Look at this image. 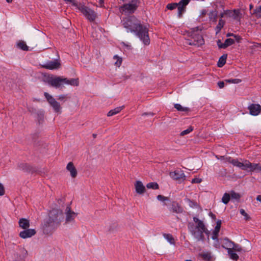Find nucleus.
<instances>
[{
    "instance_id": "obj_32",
    "label": "nucleus",
    "mask_w": 261,
    "mask_h": 261,
    "mask_svg": "<svg viewBox=\"0 0 261 261\" xmlns=\"http://www.w3.org/2000/svg\"><path fill=\"white\" fill-rule=\"evenodd\" d=\"M200 256L205 260L209 261L212 258L211 252H205L200 254Z\"/></svg>"
},
{
    "instance_id": "obj_59",
    "label": "nucleus",
    "mask_w": 261,
    "mask_h": 261,
    "mask_svg": "<svg viewBox=\"0 0 261 261\" xmlns=\"http://www.w3.org/2000/svg\"><path fill=\"white\" fill-rule=\"evenodd\" d=\"M236 39L238 42H239L240 39H241L240 37L237 36Z\"/></svg>"
},
{
    "instance_id": "obj_16",
    "label": "nucleus",
    "mask_w": 261,
    "mask_h": 261,
    "mask_svg": "<svg viewBox=\"0 0 261 261\" xmlns=\"http://www.w3.org/2000/svg\"><path fill=\"white\" fill-rule=\"evenodd\" d=\"M18 168L24 172L33 173L35 171V169L27 163H21L18 166Z\"/></svg>"
},
{
    "instance_id": "obj_19",
    "label": "nucleus",
    "mask_w": 261,
    "mask_h": 261,
    "mask_svg": "<svg viewBox=\"0 0 261 261\" xmlns=\"http://www.w3.org/2000/svg\"><path fill=\"white\" fill-rule=\"evenodd\" d=\"M136 191L138 194H142L145 191V188L141 181H137L135 184Z\"/></svg>"
},
{
    "instance_id": "obj_34",
    "label": "nucleus",
    "mask_w": 261,
    "mask_h": 261,
    "mask_svg": "<svg viewBox=\"0 0 261 261\" xmlns=\"http://www.w3.org/2000/svg\"><path fill=\"white\" fill-rule=\"evenodd\" d=\"M146 187L148 189H159V185L156 182H149L146 185Z\"/></svg>"
},
{
    "instance_id": "obj_36",
    "label": "nucleus",
    "mask_w": 261,
    "mask_h": 261,
    "mask_svg": "<svg viewBox=\"0 0 261 261\" xmlns=\"http://www.w3.org/2000/svg\"><path fill=\"white\" fill-rule=\"evenodd\" d=\"M193 129H194V128L193 126H189L187 129L182 131L180 133V135L181 136H184L186 135L189 134L190 133L192 132L193 130Z\"/></svg>"
},
{
    "instance_id": "obj_61",
    "label": "nucleus",
    "mask_w": 261,
    "mask_h": 261,
    "mask_svg": "<svg viewBox=\"0 0 261 261\" xmlns=\"http://www.w3.org/2000/svg\"><path fill=\"white\" fill-rule=\"evenodd\" d=\"M92 136H93V137L94 138H95L96 137V136H97V135H96V134H93L92 135Z\"/></svg>"
},
{
    "instance_id": "obj_10",
    "label": "nucleus",
    "mask_w": 261,
    "mask_h": 261,
    "mask_svg": "<svg viewBox=\"0 0 261 261\" xmlns=\"http://www.w3.org/2000/svg\"><path fill=\"white\" fill-rule=\"evenodd\" d=\"M249 114L254 116L258 115L261 112V106L258 103H251L247 108Z\"/></svg>"
},
{
    "instance_id": "obj_33",
    "label": "nucleus",
    "mask_w": 261,
    "mask_h": 261,
    "mask_svg": "<svg viewBox=\"0 0 261 261\" xmlns=\"http://www.w3.org/2000/svg\"><path fill=\"white\" fill-rule=\"evenodd\" d=\"M230 199V194L227 193H224L223 195L222 198V201L223 203L226 204H227Z\"/></svg>"
},
{
    "instance_id": "obj_3",
    "label": "nucleus",
    "mask_w": 261,
    "mask_h": 261,
    "mask_svg": "<svg viewBox=\"0 0 261 261\" xmlns=\"http://www.w3.org/2000/svg\"><path fill=\"white\" fill-rule=\"evenodd\" d=\"M44 82L49 86L56 88H62L64 85L77 86L79 84L78 79H68L62 76H57L53 75L46 77Z\"/></svg>"
},
{
    "instance_id": "obj_26",
    "label": "nucleus",
    "mask_w": 261,
    "mask_h": 261,
    "mask_svg": "<svg viewBox=\"0 0 261 261\" xmlns=\"http://www.w3.org/2000/svg\"><path fill=\"white\" fill-rule=\"evenodd\" d=\"M226 58L227 55H223L220 58L219 61L217 63V65L219 67H222L225 65L226 61Z\"/></svg>"
},
{
    "instance_id": "obj_43",
    "label": "nucleus",
    "mask_w": 261,
    "mask_h": 261,
    "mask_svg": "<svg viewBox=\"0 0 261 261\" xmlns=\"http://www.w3.org/2000/svg\"><path fill=\"white\" fill-rule=\"evenodd\" d=\"M114 59H117L115 64L118 66H120L122 63V59L119 58L117 55L114 56Z\"/></svg>"
},
{
    "instance_id": "obj_52",
    "label": "nucleus",
    "mask_w": 261,
    "mask_h": 261,
    "mask_svg": "<svg viewBox=\"0 0 261 261\" xmlns=\"http://www.w3.org/2000/svg\"><path fill=\"white\" fill-rule=\"evenodd\" d=\"M66 98V95H59L58 97V99L60 100H63V99H65Z\"/></svg>"
},
{
    "instance_id": "obj_30",
    "label": "nucleus",
    "mask_w": 261,
    "mask_h": 261,
    "mask_svg": "<svg viewBox=\"0 0 261 261\" xmlns=\"http://www.w3.org/2000/svg\"><path fill=\"white\" fill-rule=\"evenodd\" d=\"M220 228L218 227H215V229L213 232L212 235V239L214 240H216L217 242H218V234L219 232L220 231Z\"/></svg>"
},
{
    "instance_id": "obj_22",
    "label": "nucleus",
    "mask_w": 261,
    "mask_h": 261,
    "mask_svg": "<svg viewBox=\"0 0 261 261\" xmlns=\"http://www.w3.org/2000/svg\"><path fill=\"white\" fill-rule=\"evenodd\" d=\"M226 14L229 17H232L234 19H238L240 14L239 10H234L233 11H227Z\"/></svg>"
},
{
    "instance_id": "obj_50",
    "label": "nucleus",
    "mask_w": 261,
    "mask_h": 261,
    "mask_svg": "<svg viewBox=\"0 0 261 261\" xmlns=\"http://www.w3.org/2000/svg\"><path fill=\"white\" fill-rule=\"evenodd\" d=\"M223 44H224V43H221L220 40H218L217 41V45H218L219 48H226V47H222L223 46L222 45Z\"/></svg>"
},
{
    "instance_id": "obj_48",
    "label": "nucleus",
    "mask_w": 261,
    "mask_h": 261,
    "mask_svg": "<svg viewBox=\"0 0 261 261\" xmlns=\"http://www.w3.org/2000/svg\"><path fill=\"white\" fill-rule=\"evenodd\" d=\"M201 181H202L201 179H200L199 178H195L192 180V183L198 184V183H200L201 182Z\"/></svg>"
},
{
    "instance_id": "obj_27",
    "label": "nucleus",
    "mask_w": 261,
    "mask_h": 261,
    "mask_svg": "<svg viewBox=\"0 0 261 261\" xmlns=\"http://www.w3.org/2000/svg\"><path fill=\"white\" fill-rule=\"evenodd\" d=\"M218 12L216 10L212 11L208 14L210 20L216 22L217 20Z\"/></svg>"
},
{
    "instance_id": "obj_45",
    "label": "nucleus",
    "mask_w": 261,
    "mask_h": 261,
    "mask_svg": "<svg viewBox=\"0 0 261 261\" xmlns=\"http://www.w3.org/2000/svg\"><path fill=\"white\" fill-rule=\"evenodd\" d=\"M216 158L218 159H219V160H225V162L229 163L228 161H227L226 159L230 158V156H226V157H225V156H218V155H216Z\"/></svg>"
},
{
    "instance_id": "obj_5",
    "label": "nucleus",
    "mask_w": 261,
    "mask_h": 261,
    "mask_svg": "<svg viewBox=\"0 0 261 261\" xmlns=\"http://www.w3.org/2000/svg\"><path fill=\"white\" fill-rule=\"evenodd\" d=\"M63 219V212L59 209H53L48 214V219L44 222L45 228H50L55 229Z\"/></svg>"
},
{
    "instance_id": "obj_7",
    "label": "nucleus",
    "mask_w": 261,
    "mask_h": 261,
    "mask_svg": "<svg viewBox=\"0 0 261 261\" xmlns=\"http://www.w3.org/2000/svg\"><path fill=\"white\" fill-rule=\"evenodd\" d=\"M140 2L139 0H132L129 3L123 4L120 10L125 13L133 14L139 7Z\"/></svg>"
},
{
    "instance_id": "obj_62",
    "label": "nucleus",
    "mask_w": 261,
    "mask_h": 261,
    "mask_svg": "<svg viewBox=\"0 0 261 261\" xmlns=\"http://www.w3.org/2000/svg\"><path fill=\"white\" fill-rule=\"evenodd\" d=\"M6 2L8 3H11L13 0H6Z\"/></svg>"
},
{
    "instance_id": "obj_2",
    "label": "nucleus",
    "mask_w": 261,
    "mask_h": 261,
    "mask_svg": "<svg viewBox=\"0 0 261 261\" xmlns=\"http://www.w3.org/2000/svg\"><path fill=\"white\" fill-rule=\"evenodd\" d=\"M193 221L196 224V225L192 222L188 224V228L191 234L198 241L204 240V233L208 234L207 229L203 222L196 217H193Z\"/></svg>"
},
{
    "instance_id": "obj_41",
    "label": "nucleus",
    "mask_w": 261,
    "mask_h": 261,
    "mask_svg": "<svg viewBox=\"0 0 261 261\" xmlns=\"http://www.w3.org/2000/svg\"><path fill=\"white\" fill-rule=\"evenodd\" d=\"M240 213L242 215L244 216V219L245 220L247 221L250 219V217L245 212V210L244 209H241L240 210Z\"/></svg>"
},
{
    "instance_id": "obj_39",
    "label": "nucleus",
    "mask_w": 261,
    "mask_h": 261,
    "mask_svg": "<svg viewBox=\"0 0 261 261\" xmlns=\"http://www.w3.org/2000/svg\"><path fill=\"white\" fill-rule=\"evenodd\" d=\"M226 82L228 83H233V84H239L241 82V80L238 79H228L225 80Z\"/></svg>"
},
{
    "instance_id": "obj_31",
    "label": "nucleus",
    "mask_w": 261,
    "mask_h": 261,
    "mask_svg": "<svg viewBox=\"0 0 261 261\" xmlns=\"http://www.w3.org/2000/svg\"><path fill=\"white\" fill-rule=\"evenodd\" d=\"M224 24L225 21L223 19H220L219 20L218 24H217L216 28V33H218L220 32L221 29L223 28Z\"/></svg>"
},
{
    "instance_id": "obj_55",
    "label": "nucleus",
    "mask_w": 261,
    "mask_h": 261,
    "mask_svg": "<svg viewBox=\"0 0 261 261\" xmlns=\"http://www.w3.org/2000/svg\"><path fill=\"white\" fill-rule=\"evenodd\" d=\"M254 46L255 47H261V43H254Z\"/></svg>"
},
{
    "instance_id": "obj_12",
    "label": "nucleus",
    "mask_w": 261,
    "mask_h": 261,
    "mask_svg": "<svg viewBox=\"0 0 261 261\" xmlns=\"http://www.w3.org/2000/svg\"><path fill=\"white\" fill-rule=\"evenodd\" d=\"M66 223L73 222L77 216V214L71 210L69 205H68L65 210Z\"/></svg>"
},
{
    "instance_id": "obj_64",
    "label": "nucleus",
    "mask_w": 261,
    "mask_h": 261,
    "mask_svg": "<svg viewBox=\"0 0 261 261\" xmlns=\"http://www.w3.org/2000/svg\"><path fill=\"white\" fill-rule=\"evenodd\" d=\"M185 261H192V260H190V259H187V260H185Z\"/></svg>"
},
{
    "instance_id": "obj_13",
    "label": "nucleus",
    "mask_w": 261,
    "mask_h": 261,
    "mask_svg": "<svg viewBox=\"0 0 261 261\" xmlns=\"http://www.w3.org/2000/svg\"><path fill=\"white\" fill-rule=\"evenodd\" d=\"M190 2V0H181L178 3H177V8L178 10V17L179 18H181L182 17V14L186 11V7Z\"/></svg>"
},
{
    "instance_id": "obj_28",
    "label": "nucleus",
    "mask_w": 261,
    "mask_h": 261,
    "mask_svg": "<svg viewBox=\"0 0 261 261\" xmlns=\"http://www.w3.org/2000/svg\"><path fill=\"white\" fill-rule=\"evenodd\" d=\"M17 46L18 48L23 50H28L29 49L28 46L27 45L25 42L23 41H19L17 43Z\"/></svg>"
},
{
    "instance_id": "obj_42",
    "label": "nucleus",
    "mask_w": 261,
    "mask_h": 261,
    "mask_svg": "<svg viewBox=\"0 0 261 261\" xmlns=\"http://www.w3.org/2000/svg\"><path fill=\"white\" fill-rule=\"evenodd\" d=\"M177 6V3H171L168 4L167 5L166 8L169 10H173L175 9Z\"/></svg>"
},
{
    "instance_id": "obj_18",
    "label": "nucleus",
    "mask_w": 261,
    "mask_h": 261,
    "mask_svg": "<svg viewBox=\"0 0 261 261\" xmlns=\"http://www.w3.org/2000/svg\"><path fill=\"white\" fill-rule=\"evenodd\" d=\"M223 244L222 245V247L226 249L227 250V251L228 250H229V248H230V250L232 249V247L234 245V242L230 240L227 238H225L223 240Z\"/></svg>"
},
{
    "instance_id": "obj_4",
    "label": "nucleus",
    "mask_w": 261,
    "mask_h": 261,
    "mask_svg": "<svg viewBox=\"0 0 261 261\" xmlns=\"http://www.w3.org/2000/svg\"><path fill=\"white\" fill-rule=\"evenodd\" d=\"M201 31V29H199V27H195L187 31V38L186 39V43L196 46L203 44L204 41L200 33Z\"/></svg>"
},
{
    "instance_id": "obj_14",
    "label": "nucleus",
    "mask_w": 261,
    "mask_h": 261,
    "mask_svg": "<svg viewBox=\"0 0 261 261\" xmlns=\"http://www.w3.org/2000/svg\"><path fill=\"white\" fill-rule=\"evenodd\" d=\"M60 65V63L57 60H55L47 62L43 65V67L45 69L53 70L59 68Z\"/></svg>"
},
{
    "instance_id": "obj_25",
    "label": "nucleus",
    "mask_w": 261,
    "mask_h": 261,
    "mask_svg": "<svg viewBox=\"0 0 261 261\" xmlns=\"http://www.w3.org/2000/svg\"><path fill=\"white\" fill-rule=\"evenodd\" d=\"M227 252L229 256V257L231 259H232L234 261H237L238 259V258H239L238 255L237 253H236L233 250H232V249L230 250V248H229V250H228Z\"/></svg>"
},
{
    "instance_id": "obj_53",
    "label": "nucleus",
    "mask_w": 261,
    "mask_h": 261,
    "mask_svg": "<svg viewBox=\"0 0 261 261\" xmlns=\"http://www.w3.org/2000/svg\"><path fill=\"white\" fill-rule=\"evenodd\" d=\"M221 225V221L220 220H218L217 221L216 226L215 227L220 228Z\"/></svg>"
},
{
    "instance_id": "obj_21",
    "label": "nucleus",
    "mask_w": 261,
    "mask_h": 261,
    "mask_svg": "<svg viewBox=\"0 0 261 261\" xmlns=\"http://www.w3.org/2000/svg\"><path fill=\"white\" fill-rule=\"evenodd\" d=\"M171 210L176 213L180 214L183 212L182 207L177 203L173 202L171 207Z\"/></svg>"
},
{
    "instance_id": "obj_17",
    "label": "nucleus",
    "mask_w": 261,
    "mask_h": 261,
    "mask_svg": "<svg viewBox=\"0 0 261 261\" xmlns=\"http://www.w3.org/2000/svg\"><path fill=\"white\" fill-rule=\"evenodd\" d=\"M66 169L70 172V175L72 178L76 177L77 174V170L72 162H70L68 163L66 166Z\"/></svg>"
},
{
    "instance_id": "obj_44",
    "label": "nucleus",
    "mask_w": 261,
    "mask_h": 261,
    "mask_svg": "<svg viewBox=\"0 0 261 261\" xmlns=\"http://www.w3.org/2000/svg\"><path fill=\"white\" fill-rule=\"evenodd\" d=\"M157 199L160 200V201H167L168 200V198L167 197H165L163 195H159L158 196H157Z\"/></svg>"
},
{
    "instance_id": "obj_20",
    "label": "nucleus",
    "mask_w": 261,
    "mask_h": 261,
    "mask_svg": "<svg viewBox=\"0 0 261 261\" xmlns=\"http://www.w3.org/2000/svg\"><path fill=\"white\" fill-rule=\"evenodd\" d=\"M18 223L19 227L24 229H28L30 227L29 221L25 218L20 219Z\"/></svg>"
},
{
    "instance_id": "obj_63",
    "label": "nucleus",
    "mask_w": 261,
    "mask_h": 261,
    "mask_svg": "<svg viewBox=\"0 0 261 261\" xmlns=\"http://www.w3.org/2000/svg\"><path fill=\"white\" fill-rule=\"evenodd\" d=\"M253 8L252 5H250V9H252Z\"/></svg>"
},
{
    "instance_id": "obj_56",
    "label": "nucleus",
    "mask_w": 261,
    "mask_h": 261,
    "mask_svg": "<svg viewBox=\"0 0 261 261\" xmlns=\"http://www.w3.org/2000/svg\"><path fill=\"white\" fill-rule=\"evenodd\" d=\"M150 115L151 116H153L154 115V114L153 113H144L142 114L143 116L144 115Z\"/></svg>"
},
{
    "instance_id": "obj_47",
    "label": "nucleus",
    "mask_w": 261,
    "mask_h": 261,
    "mask_svg": "<svg viewBox=\"0 0 261 261\" xmlns=\"http://www.w3.org/2000/svg\"><path fill=\"white\" fill-rule=\"evenodd\" d=\"M5 194V189L3 185L0 184V196H2Z\"/></svg>"
},
{
    "instance_id": "obj_46",
    "label": "nucleus",
    "mask_w": 261,
    "mask_h": 261,
    "mask_svg": "<svg viewBox=\"0 0 261 261\" xmlns=\"http://www.w3.org/2000/svg\"><path fill=\"white\" fill-rule=\"evenodd\" d=\"M189 205L191 207H194L197 206L196 202L189 200Z\"/></svg>"
},
{
    "instance_id": "obj_58",
    "label": "nucleus",
    "mask_w": 261,
    "mask_h": 261,
    "mask_svg": "<svg viewBox=\"0 0 261 261\" xmlns=\"http://www.w3.org/2000/svg\"><path fill=\"white\" fill-rule=\"evenodd\" d=\"M227 36H234V37H237V36L233 34H227Z\"/></svg>"
},
{
    "instance_id": "obj_57",
    "label": "nucleus",
    "mask_w": 261,
    "mask_h": 261,
    "mask_svg": "<svg viewBox=\"0 0 261 261\" xmlns=\"http://www.w3.org/2000/svg\"><path fill=\"white\" fill-rule=\"evenodd\" d=\"M256 200L261 202V195H258L256 197Z\"/></svg>"
},
{
    "instance_id": "obj_35",
    "label": "nucleus",
    "mask_w": 261,
    "mask_h": 261,
    "mask_svg": "<svg viewBox=\"0 0 261 261\" xmlns=\"http://www.w3.org/2000/svg\"><path fill=\"white\" fill-rule=\"evenodd\" d=\"M234 43V41L233 39L231 38L226 39L225 40L224 44L222 45L223 47H227L228 46L233 44Z\"/></svg>"
},
{
    "instance_id": "obj_29",
    "label": "nucleus",
    "mask_w": 261,
    "mask_h": 261,
    "mask_svg": "<svg viewBox=\"0 0 261 261\" xmlns=\"http://www.w3.org/2000/svg\"><path fill=\"white\" fill-rule=\"evenodd\" d=\"M163 236L171 244H175L174 239L171 234L163 233Z\"/></svg>"
},
{
    "instance_id": "obj_9",
    "label": "nucleus",
    "mask_w": 261,
    "mask_h": 261,
    "mask_svg": "<svg viewBox=\"0 0 261 261\" xmlns=\"http://www.w3.org/2000/svg\"><path fill=\"white\" fill-rule=\"evenodd\" d=\"M44 95L48 102L54 110L55 112L57 113L61 112V107L59 102L56 101V100L52 96L49 95L47 92H44Z\"/></svg>"
},
{
    "instance_id": "obj_49",
    "label": "nucleus",
    "mask_w": 261,
    "mask_h": 261,
    "mask_svg": "<svg viewBox=\"0 0 261 261\" xmlns=\"http://www.w3.org/2000/svg\"><path fill=\"white\" fill-rule=\"evenodd\" d=\"M217 85L220 88H223L224 87L225 84L223 81H219L218 82Z\"/></svg>"
},
{
    "instance_id": "obj_37",
    "label": "nucleus",
    "mask_w": 261,
    "mask_h": 261,
    "mask_svg": "<svg viewBox=\"0 0 261 261\" xmlns=\"http://www.w3.org/2000/svg\"><path fill=\"white\" fill-rule=\"evenodd\" d=\"M230 196L231 198L237 200H239L241 197V196L239 193H237L233 191H231Z\"/></svg>"
},
{
    "instance_id": "obj_1",
    "label": "nucleus",
    "mask_w": 261,
    "mask_h": 261,
    "mask_svg": "<svg viewBox=\"0 0 261 261\" xmlns=\"http://www.w3.org/2000/svg\"><path fill=\"white\" fill-rule=\"evenodd\" d=\"M123 27L127 29V32L134 33L145 45L150 44V38L148 28L141 23L134 16H130L124 20Z\"/></svg>"
},
{
    "instance_id": "obj_38",
    "label": "nucleus",
    "mask_w": 261,
    "mask_h": 261,
    "mask_svg": "<svg viewBox=\"0 0 261 261\" xmlns=\"http://www.w3.org/2000/svg\"><path fill=\"white\" fill-rule=\"evenodd\" d=\"M257 18H261V6L255 8L253 13Z\"/></svg>"
},
{
    "instance_id": "obj_23",
    "label": "nucleus",
    "mask_w": 261,
    "mask_h": 261,
    "mask_svg": "<svg viewBox=\"0 0 261 261\" xmlns=\"http://www.w3.org/2000/svg\"><path fill=\"white\" fill-rule=\"evenodd\" d=\"M123 107H119L114 109L110 110L107 114L108 117L112 116L119 113L122 109Z\"/></svg>"
},
{
    "instance_id": "obj_24",
    "label": "nucleus",
    "mask_w": 261,
    "mask_h": 261,
    "mask_svg": "<svg viewBox=\"0 0 261 261\" xmlns=\"http://www.w3.org/2000/svg\"><path fill=\"white\" fill-rule=\"evenodd\" d=\"M174 108L180 112H188L190 111V109L187 107H183L180 104L176 103L174 105Z\"/></svg>"
},
{
    "instance_id": "obj_11",
    "label": "nucleus",
    "mask_w": 261,
    "mask_h": 261,
    "mask_svg": "<svg viewBox=\"0 0 261 261\" xmlns=\"http://www.w3.org/2000/svg\"><path fill=\"white\" fill-rule=\"evenodd\" d=\"M170 176L173 179L176 180L184 181L186 179V176L181 170H175L170 172Z\"/></svg>"
},
{
    "instance_id": "obj_60",
    "label": "nucleus",
    "mask_w": 261,
    "mask_h": 261,
    "mask_svg": "<svg viewBox=\"0 0 261 261\" xmlns=\"http://www.w3.org/2000/svg\"><path fill=\"white\" fill-rule=\"evenodd\" d=\"M226 14V12H225V13H221V14H220V17H221V18H223V17H224V14Z\"/></svg>"
},
{
    "instance_id": "obj_8",
    "label": "nucleus",
    "mask_w": 261,
    "mask_h": 261,
    "mask_svg": "<svg viewBox=\"0 0 261 261\" xmlns=\"http://www.w3.org/2000/svg\"><path fill=\"white\" fill-rule=\"evenodd\" d=\"M78 8L89 21L93 22L95 20L97 14L93 10L84 5H80Z\"/></svg>"
},
{
    "instance_id": "obj_54",
    "label": "nucleus",
    "mask_w": 261,
    "mask_h": 261,
    "mask_svg": "<svg viewBox=\"0 0 261 261\" xmlns=\"http://www.w3.org/2000/svg\"><path fill=\"white\" fill-rule=\"evenodd\" d=\"M209 216L214 220L216 219V216L215 214H213L212 212L209 213Z\"/></svg>"
},
{
    "instance_id": "obj_51",
    "label": "nucleus",
    "mask_w": 261,
    "mask_h": 261,
    "mask_svg": "<svg viewBox=\"0 0 261 261\" xmlns=\"http://www.w3.org/2000/svg\"><path fill=\"white\" fill-rule=\"evenodd\" d=\"M207 11L205 9H203L202 10H201V13H200V16L203 17L204 16L206 15V14H207Z\"/></svg>"
},
{
    "instance_id": "obj_40",
    "label": "nucleus",
    "mask_w": 261,
    "mask_h": 261,
    "mask_svg": "<svg viewBox=\"0 0 261 261\" xmlns=\"http://www.w3.org/2000/svg\"><path fill=\"white\" fill-rule=\"evenodd\" d=\"M232 250L236 252H241L243 250L242 248L239 245L235 244L234 243L233 246L232 247Z\"/></svg>"
},
{
    "instance_id": "obj_6",
    "label": "nucleus",
    "mask_w": 261,
    "mask_h": 261,
    "mask_svg": "<svg viewBox=\"0 0 261 261\" xmlns=\"http://www.w3.org/2000/svg\"><path fill=\"white\" fill-rule=\"evenodd\" d=\"M226 160L233 166L239 167L242 170H248L250 172L261 171V166L259 164H252L248 160H245L244 162H240L238 159H233L232 158H227Z\"/></svg>"
},
{
    "instance_id": "obj_15",
    "label": "nucleus",
    "mask_w": 261,
    "mask_h": 261,
    "mask_svg": "<svg viewBox=\"0 0 261 261\" xmlns=\"http://www.w3.org/2000/svg\"><path fill=\"white\" fill-rule=\"evenodd\" d=\"M36 233L34 229H26L19 232V237L22 239H27L34 236Z\"/></svg>"
}]
</instances>
